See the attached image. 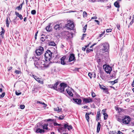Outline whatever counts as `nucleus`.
Wrapping results in <instances>:
<instances>
[{
  "label": "nucleus",
  "mask_w": 134,
  "mask_h": 134,
  "mask_svg": "<svg viewBox=\"0 0 134 134\" xmlns=\"http://www.w3.org/2000/svg\"><path fill=\"white\" fill-rule=\"evenodd\" d=\"M130 121V117L129 116H126L123 119L122 124H129Z\"/></svg>",
  "instance_id": "0eeeda50"
},
{
  "label": "nucleus",
  "mask_w": 134,
  "mask_h": 134,
  "mask_svg": "<svg viewBox=\"0 0 134 134\" xmlns=\"http://www.w3.org/2000/svg\"><path fill=\"white\" fill-rule=\"evenodd\" d=\"M118 1L115 2L114 3V5L115 7L119 8L120 7V5L119 3L118 2Z\"/></svg>",
  "instance_id": "4be33fe9"
},
{
  "label": "nucleus",
  "mask_w": 134,
  "mask_h": 134,
  "mask_svg": "<svg viewBox=\"0 0 134 134\" xmlns=\"http://www.w3.org/2000/svg\"><path fill=\"white\" fill-rule=\"evenodd\" d=\"M106 110L105 109L103 110L102 111L103 115L104 114V113H106Z\"/></svg>",
  "instance_id": "4d7b16f0"
},
{
  "label": "nucleus",
  "mask_w": 134,
  "mask_h": 134,
  "mask_svg": "<svg viewBox=\"0 0 134 134\" xmlns=\"http://www.w3.org/2000/svg\"><path fill=\"white\" fill-rule=\"evenodd\" d=\"M5 92H3L2 93V94H0V98H3L4 97L5 95Z\"/></svg>",
  "instance_id": "c03bdc74"
},
{
  "label": "nucleus",
  "mask_w": 134,
  "mask_h": 134,
  "mask_svg": "<svg viewBox=\"0 0 134 134\" xmlns=\"http://www.w3.org/2000/svg\"><path fill=\"white\" fill-rule=\"evenodd\" d=\"M15 73L17 74H19L21 73V72L20 71L16 70L15 71Z\"/></svg>",
  "instance_id": "a19ab883"
},
{
  "label": "nucleus",
  "mask_w": 134,
  "mask_h": 134,
  "mask_svg": "<svg viewBox=\"0 0 134 134\" xmlns=\"http://www.w3.org/2000/svg\"><path fill=\"white\" fill-rule=\"evenodd\" d=\"M107 32H109L111 31V29H108L106 30V31Z\"/></svg>",
  "instance_id": "3c124183"
},
{
  "label": "nucleus",
  "mask_w": 134,
  "mask_h": 134,
  "mask_svg": "<svg viewBox=\"0 0 134 134\" xmlns=\"http://www.w3.org/2000/svg\"><path fill=\"white\" fill-rule=\"evenodd\" d=\"M73 100L78 104H81L82 100H81L80 99H75L73 98Z\"/></svg>",
  "instance_id": "2eb2a0df"
},
{
  "label": "nucleus",
  "mask_w": 134,
  "mask_h": 134,
  "mask_svg": "<svg viewBox=\"0 0 134 134\" xmlns=\"http://www.w3.org/2000/svg\"><path fill=\"white\" fill-rule=\"evenodd\" d=\"M62 25V23L56 24L54 26V29L57 31L61 30L63 28Z\"/></svg>",
  "instance_id": "6e6552de"
},
{
  "label": "nucleus",
  "mask_w": 134,
  "mask_h": 134,
  "mask_svg": "<svg viewBox=\"0 0 134 134\" xmlns=\"http://www.w3.org/2000/svg\"><path fill=\"white\" fill-rule=\"evenodd\" d=\"M115 75H116V74H115V72H114L112 74H111L110 75V76L112 78H113V77H115Z\"/></svg>",
  "instance_id": "e433bc0d"
},
{
  "label": "nucleus",
  "mask_w": 134,
  "mask_h": 134,
  "mask_svg": "<svg viewBox=\"0 0 134 134\" xmlns=\"http://www.w3.org/2000/svg\"><path fill=\"white\" fill-rule=\"evenodd\" d=\"M96 22L97 24L98 25H99V22L98 20H94Z\"/></svg>",
  "instance_id": "bf43d9fd"
},
{
  "label": "nucleus",
  "mask_w": 134,
  "mask_h": 134,
  "mask_svg": "<svg viewBox=\"0 0 134 134\" xmlns=\"http://www.w3.org/2000/svg\"><path fill=\"white\" fill-rule=\"evenodd\" d=\"M64 124L66 126V130L67 129L68 130H70L71 129H72V126L71 125H69L68 124V123H66V124Z\"/></svg>",
  "instance_id": "a211bd4d"
},
{
  "label": "nucleus",
  "mask_w": 134,
  "mask_h": 134,
  "mask_svg": "<svg viewBox=\"0 0 134 134\" xmlns=\"http://www.w3.org/2000/svg\"><path fill=\"white\" fill-rule=\"evenodd\" d=\"M37 103H39L41 104H42L43 103V102L41 101H37Z\"/></svg>",
  "instance_id": "69168bd1"
},
{
  "label": "nucleus",
  "mask_w": 134,
  "mask_h": 134,
  "mask_svg": "<svg viewBox=\"0 0 134 134\" xmlns=\"http://www.w3.org/2000/svg\"><path fill=\"white\" fill-rule=\"evenodd\" d=\"M83 101L86 103H89L92 102L93 100L90 97H89L87 98H83Z\"/></svg>",
  "instance_id": "9b49d317"
},
{
  "label": "nucleus",
  "mask_w": 134,
  "mask_h": 134,
  "mask_svg": "<svg viewBox=\"0 0 134 134\" xmlns=\"http://www.w3.org/2000/svg\"><path fill=\"white\" fill-rule=\"evenodd\" d=\"M20 107L21 109H23L25 108V106L24 105H21Z\"/></svg>",
  "instance_id": "a18cd8bd"
},
{
  "label": "nucleus",
  "mask_w": 134,
  "mask_h": 134,
  "mask_svg": "<svg viewBox=\"0 0 134 134\" xmlns=\"http://www.w3.org/2000/svg\"><path fill=\"white\" fill-rule=\"evenodd\" d=\"M48 87L49 88L53 89V85H48Z\"/></svg>",
  "instance_id": "09e8293b"
},
{
  "label": "nucleus",
  "mask_w": 134,
  "mask_h": 134,
  "mask_svg": "<svg viewBox=\"0 0 134 134\" xmlns=\"http://www.w3.org/2000/svg\"><path fill=\"white\" fill-rule=\"evenodd\" d=\"M32 76L33 77V78H34V79L36 80V79H37V77L36 76H35L34 75H32Z\"/></svg>",
  "instance_id": "6e6d98bb"
},
{
  "label": "nucleus",
  "mask_w": 134,
  "mask_h": 134,
  "mask_svg": "<svg viewBox=\"0 0 134 134\" xmlns=\"http://www.w3.org/2000/svg\"><path fill=\"white\" fill-rule=\"evenodd\" d=\"M85 117L87 122L89 123V122L90 117L89 115L87 114V113H86Z\"/></svg>",
  "instance_id": "5701e85b"
},
{
  "label": "nucleus",
  "mask_w": 134,
  "mask_h": 134,
  "mask_svg": "<svg viewBox=\"0 0 134 134\" xmlns=\"http://www.w3.org/2000/svg\"><path fill=\"white\" fill-rule=\"evenodd\" d=\"M109 44L108 43H105L103 44V48H102L103 51L105 52H108L109 50Z\"/></svg>",
  "instance_id": "9d476101"
},
{
  "label": "nucleus",
  "mask_w": 134,
  "mask_h": 134,
  "mask_svg": "<svg viewBox=\"0 0 134 134\" xmlns=\"http://www.w3.org/2000/svg\"><path fill=\"white\" fill-rule=\"evenodd\" d=\"M93 51V49L92 48V49H90L88 48H87L86 49V52L87 53H88L91 52Z\"/></svg>",
  "instance_id": "2f4dec72"
},
{
  "label": "nucleus",
  "mask_w": 134,
  "mask_h": 134,
  "mask_svg": "<svg viewBox=\"0 0 134 134\" xmlns=\"http://www.w3.org/2000/svg\"><path fill=\"white\" fill-rule=\"evenodd\" d=\"M58 82H56L54 85H53V89L56 90H57V86L58 85Z\"/></svg>",
  "instance_id": "b1692460"
},
{
  "label": "nucleus",
  "mask_w": 134,
  "mask_h": 134,
  "mask_svg": "<svg viewBox=\"0 0 134 134\" xmlns=\"http://www.w3.org/2000/svg\"><path fill=\"white\" fill-rule=\"evenodd\" d=\"M75 60L76 59L74 54H71L69 59V62H70L72 61L75 62Z\"/></svg>",
  "instance_id": "f8f14e48"
},
{
  "label": "nucleus",
  "mask_w": 134,
  "mask_h": 134,
  "mask_svg": "<svg viewBox=\"0 0 134 134\" xmlns=\"http://www.w3.org/2000/svg\"><path fill=\"white\" fill-rule=\"evenodd\" d=\"M45 132L44 130L38 128L37 129L36 131V133H44Z\"/></svg>",
  "instance_id": "f3484780"
},
{
  "label": "nucleus",
  "mask_w": 134,
  "mask_h": 134,
  "mask_svg": "<svg viewBox=\"0 0 134 134\" xmlns=\"http://www.w3.org/2000/svg\"><path fill=\"white\" fill-rule=\"evenodd\" d=\"M53 119H49L47 120V121H53Z\"/></svg>",
  "instance_id": "0e129e2a"
},
{
  "label": "nucleus",
  "mask_w": 134,
  "mask_h": 134,
  "mask_svg": "<svg viewBox=\"0 0 134 134\" xmlns=\"http://www.w3.org/2000/svg\"><path fill=\"white\" fill-rule=\"evenodd\" d=\"M36 11L35 10H33L31 11V14L32 15H35L36 14Z\"/></svg>",
  "instance_id": "58836bf2"
},
{
  "label": "nucleus",
  "mask_w": 134,
  "mask_h": 134,
  "mask_svg": "<svg viewBox=\"0 0 134 134\" xmlns=\"http://www.w3.org/2000/svg\"><path fill=\"white\" fill-rule=\"evenodd\" d=\"M118 82V79L115 80L114 81H110L109 82L111 84H112V85H113L115 83H117Z\"/></svg>",
  "instance_id": "c756f323"
},
{
  "label": "nucleus",
  "mask_w": 134,
  "mask_h": 134,
  "mask_svg": "<svg viewBox=\"0 0 134 134\" xmlns=\"http://www.w3.org/2000/svg\"><path fill=\"white\" fill-rule=\"evenodd\" d=\"M32 59L34 60V64L36 67L38 68L40 66V63H39L40 58L36 57V56L33 57Z\"/></svg>",
  "instance_id": "20e7f679"
},
{
  "label": "nucleus",
  "mask_w": 134,
  "mask_h": 134,
  "mask_svg": "<svg viewBox=\"0 0 134 134\" xmlns=\"http://www.w3.org/2000/svg\"><path fill=\"white\" fill-rule=\"evenodd\" d=\"M48 44L49 46H54L56 45V44L53 41H48Z\"/></svg>",
  "instance_id": "dca6fc26"
},
{
  "label": "nucleus",
  "mask_w": 134,
  "mask_h": 134,
  "mask_svg": "<svg viewBox=\"0 0 134 134\" xmlns=\"http://www.w3.org/2000/svg\"><path fill=\"white\" fill-rule=\"evenodd\" d=\"M40 79L38 77H37V79H36V81H37L38 83H41V84H43V81L40 80Z\"/></svg>",
  "instance_id": "7c9ffc66"
},
{
  "label": "nucleus",
  "mask_w": 134,
  "mask_h": 134,
  "mask_svg": "<svg viewBox=\"0 0 134 134\" xmlns=\"http://www.w3.org/2000/svg\"><path fill=\"white\" fill-rule=\"evenodd\" d=\"M57 130L59 132L62 133L63 132H67L68 131L66 129V126L64 124H62L60 126L57 127Z\"/></svg>",
  "instance_id": "7ed1b4c3"
},
{
  "label": "nucleus",
  "mask_w": 134,
  "mask_h": 134,
  "mask_svg": "<svg viewBox=\"0 0 134 134\" xmlns=\"http://www.w3.org/2000/svg\"><path fill=\"white\" fill-rule=\"evenodd\" d=\"M23 3L21 4L19 6L17 7L16 9H18L19 10H21V9L22 5Z\"/></svg>",
  "instance_id": "c85d7f7f"
},
{
  "label": "nucleus",
  "mask_w": 134,
  "mask_h": 134,
  "mask_svg": "<svg viewBox=\"0 0 134 134\" xmlns=\"http://www.w3.org/2000/svg\"><path fill=\"white\" fill-rule=\"evenodd\" d=\"M71 88H68L67 89H66V92H67V93H68L69 95L70 96H72L73 94L71 92Z\"/></svg>",
  "instance_id": "4468645a"
},
{
  "label": "nucleus",
  "mask_w": 134,
  "mask_h": 134,
  "mask_svg": "<svg viewBox=\"0 0 134 134\" xmlns=\"http://www.w3.org/2000/svg\"><path fill=\"white\" fill-rule=\"evenodd\" d=\"M62 124H58L57 122H54V125L55 126H60Z\"/></svg>",
  "instance_id": "79ce46f5"
},
{
  "label": "nucleus",
  "mask_w": 134,
  "mask_h": 134,
  "mask_svg": "<svg viewBox=\"0 0 134 134\" xmlns=\"http://www.w3.org/2000/svg\"><path fill=\"white\" fill-rule=\"evenodd\" d=\"M2 31L0 32V35L1 36L2 38H4V35L5 32V31L4 29L2 27H1Z\"/></svg>",
  "instance_id": "6ab92c4d"
},
{
  "label": "nucleus",
  "mask_w": 134,
  "mask_h": 134,
  "mask_svg": "<svg viewBox=\"0 0 134 134\" xmlns=\"http://www.w3.org/2000/svg\"><path fill=\"white\" fill-rule=\"evenodd\" d=\"M92 74L91 72H89L88 74V75L91 79L92 78Z\"/></svg>",
  "instance_id": "49530a36"
},
{
  "label": "nucleus",
  "mask_w": 134,
  "mask_h": 134,
  "mask_svg": "<svg viewBox=\"0 0 134 134\" xmlns=\"http://www.w3.org/2000/svg\"><path fill=\"white\" fill-rule=\"evenodd\" d=\"M116 26H117V27L118 29H119V30H120V25L119 24H117L116 25Z\"/></svg>",
  "instance_id": "13d9d810"
},
{
  "label": "nucleus",
  "mask_w": 134,
  "mask_h": 134,
  "mask_svg": "<svg viewBox=\"0 0 134 134\" xmlns=\"http://www.w3.org/2000/svg\"><path fill=\"white\" fill-rule=\"evenodd\" d=\"M66 58L65 56H63L60 59V63L63 65L66 64Z\"/></svg>",
  "instance_id": "ddd939ff"
},
{
  "label": "nucleus",
  "mask_w": 134,
  "mask_h": 134,
  "mask_svg": "<svg viewBox=\"0 0 134 134\" xmlns=\"http://www.w3.org/2000/svg\"><path fill=\"white\" fill-rule=\"evenodd\" d=\"M101 125L99 122H98L97 124V133H99V132L100 128Z\"/></svg>",
  "instance_id": "aec40b11"
},
{
  "label": "nucleus",
  "mask_w": 134,
  "mask_h": 134,
  "mask_svg": "<svg viewBox=\"0 0 134 134\" xmlns=\"http://www.w3.org/2000/svg\"><path fill=\"white\" fill-rule=\"evenodd\" d=\"M97 19V17L96 16H94L91 18V19Z\"/></svg>",
  "instance_id": "e2e57ef3"
},
{
  "label": "nucleus",
  "mask_w": 134,
  "mask_h": 134,
  "mask_svg": "<svg viewBox=\"0 0 134 134\" xmlns=\"http://www.w3.org/2000/svg\"><path fill=\"white\" fill-rule=\"evenodd\" d=\"M48 124H45L42 125V128L43 129H48V127H47Z\"/></svg>",
  "instance_id": "a878e982"
},
{
  "label": "nucleus",
  "mask_w": 134,
  "mask_h": 134,
  "mask_svg": "<svg viewBox=\"0 0 134 134\" xmlns=\"http://www.w3.org/2000/svg\"><path fill=\"white\" fill-rule=\"evenodd\" d=\"M103 68L105 72L108 74H110L112 70L111 67L109 65H104Z\"/></svg>",
  "instance_id": "39448f33"
},
{
  "label": "nucleus",
  "mask_w": 134,
  "mask_h": 134,
  "mask_svg": "<svg viewBox=\"0 0 134 134\" xmlns=\"http://www.w3.org/2000/svg\"><path fill=\"white\" fill-rule=\"evenodd\" d=\"M9 20H8V17H7V19L6 20V26L8 27H9V25L10 24V21L11 22L9 17Z\"/></svg>",
  "instance_id": "412c9836"
},
{
  "label": "nucleus",
  "mask_w": 134,
  "mask_h": 134,
  "mask_svg": "<svg viewBox=\"0 0 134 134\" xmlns=\"http://www.w3.org/2000/svg\"><path fill=\"white\" fill-rule=\"evenodd\" d=\"M87 16V14L85 11H84L83 12V16L84 17H86Z\"/></svg>",
  "instance_id": "4c0bfd02"
},
{
  "label": "nucleus",
  "mask_w": 134,
  "mask_h": 134,
  "mask_svg": "<svg viewBox=\"0 0 134 134\" xmlns=\"http://www.w3.org/2000/svg\"><path fill=\"white\" fill-rule=\"evenodd\" d=\"M19 16H18V17H19L20 19L22 20L23 19V18L22 17V16L21 14H20L19 15Z\"/></svg>",
  "instance_id": "603ef678"
},
{
  "label": "nucleus",
  "mask_w": 134,
  "mask_h": 134,
  "mask_svg": "<svg viewBox=\"0 0 134 134\" xmlns=\"http://www.w3.org/2000/svg\"><path fill=\"white\" fill-rule=\"evenodd\" d=\"M100 88L101 89H102L103 90H104V91H105V92H108V90H107V89L106 88H103L102 87H101Z\"/></svg>",
  "instance_id": "8fccbe9b"
},
{
  "label": "nucleus",
  "mask_w": 134,
  "mask_h": 134,
  "mask_svg": "<svg viewBox=\"0 0 134 134\" xmlns=\"http://www.w3.org/2000/svg\"><path fill=\"white\" fill-rule=\"evenodd\" d=\"M15 15L17 16H18L20 14H19V13L17 12H15Z\"/></svg>",
  "instance_id": "680f3d73"
},
{
  "label": "nucleus",
  "mask_w": 134,
  "mask_h": 134,
  "mask_svg": "<svg viewBox=\"0 0 134 134\" xmlns=\"http://www.w3.org/2000/svg\"><path fill=\"white\" fill-rule=\"evenodd\" d=\"M104 115V119L105 120H106L107 119L108 117V115L106 113H104V114L103 115Z\"/></svg>",
  "instance_id": "473e14b6"
},
{
  "label": "nucleus",
  "mask_w": 134,
  "mask_h": 134,
  "mask_svg": "<svg viewBox=\"0 0 134 134\" xmlns=\"http://www.w3.org/2000/svg\"><path fill=\"white\" fill-rule=\"evenodd\" d=\"M87 25L86 24L83 28V32L84 33H85L86 31V29H87Z\"/></svg>",
  "instance_id": "f704fd0d"
},
{
  "label": "nucleus",
  "mask_w": 134,
  "mask_h": 134,
  "mask_svg": "<svg viewBox=\"0 0 134 134\" xmlns=\"http://www.w3.org/2000/svg\"><path fill=\"white\" fill-rule=\"evenodd\" d=\"M117 133H118V134H124L123 133L120 131H118V132Z\"/></svg>",
  "instance_id": "052dcab7"
},
{
  "label": "nucleus",
  "mask_w": 134,
  "mask_h": 134,
  "mask_svg": "<svg viewBox=\"0 0 134 134\" xmlns=\"http://www.w3.org/2000/svg\"><path fill=\"white\" fill-rule=\"evenodd\" d=\"M67 86V85L64 83H60L59 87L58 88V91L61 93H63L64 94H66V92L64 91L65 88Z\"/></svg>",
  "instance_id": "f03ea898"
},
{
  "label": "nucleus",
  "mask_w": 134,
  "mask_h": 134,
  "mask_svg": "<svg viewBox=\"0 0 134 134\" xmlns=\"http://www.w3.org/2000/svg\"><path fill=\"white\" fill-rule=\"evenodd\" d=\"M132 87H134V80L132 82Z\"/></svg>",
  "instance_id": "338daca9"
},
{
  "label": "nucleus",
  "mask_w": 134,
  "mask_h": 134,
  "mask_svg": "<svg viewBox=\"0 0 134 134\" xmlns=\"http://www.w3.org/2000/svg\"><path fill=\"white\" fill-rule=\"evenodd\" d=\"M100 111H98L97 112V114L96 116V118H100Z\"/></svg>",
  "instance_id": "c9c22d12"
},
{
  "label": "nucleus",
  "mask_w": 134,
  "mask_h": 134,
  "mask_svg": "<svg viewBox=\"0 0 134 134\" xmlns=\"http://www.w3.org/2000/svg\"><path fill=\"white\" fill-rule=\"evenodd\" d=\"M110 134H118L116 132H114L113 131L111 132L110 133Z\"/></svg>",
  "instance_id": "864d4df0"
},
{
  "label": "nucleus",
  "mask_w": 134,
  "mask_h": 134,
  "mask_svg": "<svg viewBox=\"0 0 134 134\" xmlns=\"http://www.w3.org/2000/svg\"><path fill=\"white\" fill-rule=\"evenodd\" d=\"M43 50V48L41 47H40L38 49H36L35 51L36 55L38 56L42 54Z\"/></svg>",
  "instance_id": "423d86ee"
},
{
  "label": "nucleus",
  "mask_w": 134,
  "mask_h": 134,
  "mask_svg": "<svg viewBox=\"0 0 134 134\" xmlns=\"http://www.w3.org/2000/svg\"><path fill=\"white\" fill-rule=\"evenodd\" d=\"M116 119L118 121L122 124L123 119H121L120 118L119 116H117L116 117Z\"/></svg>",
  "instance_id": "bb28decb"
},
{
  "label": "nucleus",
  "mask_w": 134,
  "mask_h": 134,
  "mask_svg": "<svg viewBox=\"0 0 134 134\" xmlns=\"http://www.w3.org/2000/svg\"><path fill=\"white\" fill-rule=\"evenodd\" d=\"M54 110L55 111L57 112H60L62 110L61 108H59V107H58L56 108H54Z\"/></svg>",
  "instance_id": "cd10ccee"
},
{
  "label": "nucleus",
  "mask_w": 134,
  "mask_h": 134,
  "mask_svg": "<svg viewBox=\"0 0 134 134\" xmlns=\"http://www.w3.org/2000/svg\"><path fill=\"white\" fill-rule=\"evenodd\" d=\"M53 54L51 51L49 50H47L46 52L44 54L45 58L46 60V63L44 64V66L47 68L49 65L50 62V61L51 59L52 54Z\"/></svg>",
  "instance_id": "f257e3e1"
},
{
  "label": "nucleus",
  "mask_w": 134,
  "mask_h": 134,
  "mask_svg": "<svg viewBox=\"0 0 134 134\" xmlns=\"http://www.w3.org/2000/svg\"><path fill=\"white\" fill-rule=\"evenodd\" d=\"M65 26L68 29L70 30H73L74 27V23L70 22L67 24H66Z\"/></svg>",
  "instance_id": "1a4fd4ad"
},
{
  "label": "nucleus",
  "mask_w": 134,
  "mask_h": 134,
  "mask_svg": "<svg viewBox=\"0 0 134 134\" xmlns=\"http://www.w3.org/2000/svg\"><path fill=\"white\" fill-rule=\"evenodd\" d=\"M40 40L42 42H43L45 40V39H44V37H42L41 38Z\"/></svg>",
  "instance_id": "5fc2aeb1"
},
{
  "label": "nucleus",
  "mask_w": 134,
  "mask_h": 134,
  "mask_svg": "<svg viewBox=\"0 0 134 134\" xmlns=\"http://www.w3.org/2000/svg\"><path fill=\"white\" fill-rule=\"evenodd\" d=\"M67 132H64V133H62L61 134H68V133Z\"/></svg>",
  "instance_id": "774afa93"
},
{
  "label": "nucleus",
  "mask_w": 134,
  "mask_h": 134,
  "mask_svg": "<svg viewBox=\"0 0 134 134\" xmlns=\"http://www.w3.org/2000/svg\"><path fill=\"white\" fill-rule=\"evenodd\" d=\"M64 115H60L58 119L60 120H62L64 119Z\"/></svg>",
  "instance_id": "ea45409f"
},
{
  "label": "nucleus",
  "mask_w": 134,
  "mask_h": 134,
  "mask_svg": "<svg viewBox=\"0 0 134 134\" xmlns=\"http://www.w3.org/2000/svg\"><path fill=\"white\" fill-rule=\"evenodd\" d=\"M15 94L16 95L18 96V95L21 94V92H18L16 91L15 92Z\"/></svg>",
  "instance_id": "de8ad7c7"
},
{
  "label": "nucleus",
  "mask_w": 134,
  "mask_h": 134,
  "mask_svg": "<svg viewBox=\"0 0 134 134\" xmlns=\"http://www.w3.org/2000/svg\"><path fill=\"white\" fill-rule=\"evenodd\" d=\"M91 95H92V96L93 97H95L96 96L95 93H94V92H93V91H92V92Z\"/></svg>",
  "instance_id": "37998d69"
},
{
  "label": "nucleus",
  "mask_w": 134,
  "mask_h": 134,
  "mask_svg": "<svg viewBox=\"0 0 134 134\" xmlns=\"http://www.w3.org/2000/svg\"><path fill=\"white\" fill-rule=\"evenodd\" d=\"M95 101L96 102H99L100 101V99L98 97H96L95 98Z\"/></svg>",
  "instance_id": "72a5a7b5"
},
{
  "label": "nucleus",
  "mask_w": 134,
  "mask_h": 134,
  "mask_svg": "<svg viewBox=\"0 0 134 134\" xmlns=\"http://www.w3.org/2000/svg\"><path fill=\"white\" fill-rule=\"evenodd\" d=\"M51 25V24H49V25L46 27V29L47 31H50L51 30L50 27Z\"/></svg>",
  "instance_id": "393cba45"
}]
</instances>
